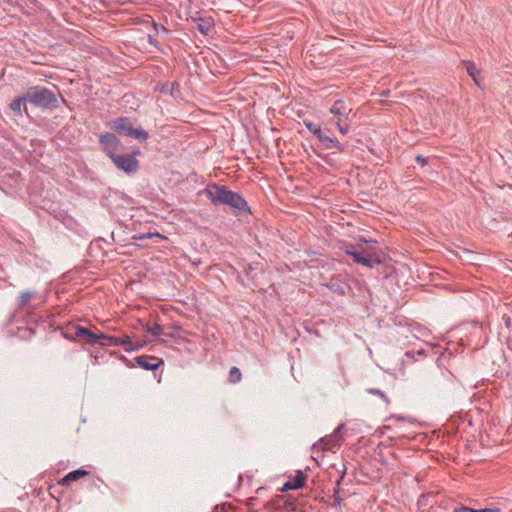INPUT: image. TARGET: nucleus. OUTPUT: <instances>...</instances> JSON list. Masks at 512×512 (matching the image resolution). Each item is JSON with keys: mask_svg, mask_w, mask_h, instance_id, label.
Masks as SVG:
<instances>
[{"mask_svg": "<svg viewBox=\"0 0 512 512\" xmlns=\"http://www.w3.org/2000/svg\"><path fill=\"white\" fill-rule=\"evenodd\" d=\"M449 372H445L439 369L436 373L432 375V381L435 385L440 384V378H446Z\"/></svg>", "mask_w": 512, "mask_h": 512, "instance_id": "nucleus-22", "label": "nucleus"}, {"mask_svg": "<svg viewBox=\"0 0 512 512\" xmlns=\"http://www.w3.org/2000/svg\"><path fill=\"white\" fill-rule=\"evenodd\" d=\"M101 340L97 344H100L102 346H119V337L105 335L103 333H100Z\"/></svg>", "mask_w": 512, "mask_h": 512, "instance_id": "nucleus-17", "label": "nucleus"}, {"mask_svg": "<svg viewBox=\"0 0 512 512\" xmlns=\"http://www.w3.org/2000/svg\"><path fill=\"white\" fill-rule=\"evenodd\" d=\"M136 363L143 369L153 371L163 364V360L154 356H138Z\"/></svg>", "mask_w": 512, "mask_h": 512, "instance_id": "nucleus-10", "label": "nucleus"}, {"mask_svg": "<svg viewBox=\"0 0 512 512\" xmlns=\"http://www.w3.org/2000/svg\"><path fill=\"white\" fill-rule=\"evenodd\" d=\"M164 328L163 326L157 324V323H154L152 325H148L147 328H146V331L148 333H150L151 335L153 336H160L162 334H164Z\"/></svg>", "mask_w": 512, "mask_h": 512, "instance_id": "nucleus-20", "label": "nucleus"}, {"mask_svg": "<svg viewBox=\"0 0 512 512\" xmlns=\"http://www.w3.org/2000/svg\"><path fill=\"white\" fill-rule=\"evenodd\" d=\"M338 489L335 490L333 507H339L341 505V498L337 495Z\"/></svg>", "mask_w": 512, "mask_h": 512, "instance_id": "nucleus-25", "label": "nucleus"}, {"mask_svg": "<svg viewBox=\"0 0 512 512\" xmlns=\"http://www.w3.org/2000/svg\"><path fill=\"white\" fill-rule=\"evenodd\" d=\"M119 346H123L125 351L130 352L137 350L140 346H133L132 339L129 336L119 337Z\"/></svg>", "mask_w": 512, "mask_h": 512, "instance_id": "nucleus-18", "label": "nucleus"}, {"mask_svg": "<svg viewBox=\"0 0 512 512\" xmlns=\"http://www.w3.org/2000/svg\"><path fill=\"white\" fill-rule=\"evenodd\" d=\"M305 479V475L301 471H297L296 475L292 479L284 483L281 490L288 491L292 489H299L304 485Z\"/></svg>", "mask_w": 512, "mask_h": 512, "instance_id": "nucleus-14", "label": "nucleus"}, {"mask_svg": "<svg viewBox=\"0 0 512 512\" xmlns=\"http://www.w3.org/2000/svg\"><path fill=\"white\" fill-rule=\"evenodd\" d=\"M100 142L103 146L105 153L112 159L116 156V152L119 149L120 141L114 134L106 133L101 135Z\"/></svg>", "mask_w": 512, "mask_h": 512, "instance_id": "nucleus-9", "label": "nucleus"}, {"mask_svg": "<svg viewBox=\"0 0 512 512\" xmlns=\"http://www.w3.org/2000/svg\"><path fill=\"white\" fill-rule=\"evenodd\" d=\"M343 428L344 424L339 425L332 434L321 438L319 442L313 445L312 448H319L324 451H335V449H338L343 442V437L341 435V430Z\"/></svg>", "mask_w": 512, "mask_h": 512, "instance_id": "nucleus-6", "label": "nucleus"}, {"mask_svg": "<svg viewBox=\"0 0 512 512\" xmlns=\"http://www.w3.org/2000/svg\"><path fill=\"white\" fill-rule=\"evenodd\" d=\"M112 128L121 134L131 136L140 141H146L148 139V133L140 127L134 128L133 122L129 118H119L115 120Z\"/></svg>", "mask_w": 512, "mask_h": 512, "instance_id": "nucleus-5", "label": "nucleus"}, {"mask_svg": "<svg viewBox=\"0 0 512 512\" xmlns=\"http://www.w3.org/2000/svg\"><path fill=\"white\" fill-rule=\"evenodd\" d=\"M354 262L368 268H374L382 262L381 251L375 243L363 241L346 250Z\"/></svg>", "mask_w": 512, "mask_h": 512, "instance_id": "nucleus-2", "label": "nucleus"}, {"mask_svg": "<svg viewBox=\"0 0 512 512\" xmlns=\"http://www.w3.org/2000/svg\"><path fill=\"white\" fill-rule=\"evenodd\" d=\"M112 161L118 169L126 173H135L139 168V162L134 155H116Z\"/></svg>", "mask_w": 512, "mask_h": 512, "instance_id": "nucleus-8", "label": "nucleus"}, {"mask_svg": "<svg viewBox=\"0 0 512 512\" xmlns=\"http://www.w3.org/2000/svg\"><path fill=\"white\" fill-rule=\"evenodd\" d=\"M467 73L469 74V76L473 79V81L475 82V84L477 86L480 87V70L476 67L475 63L472 62V61H463L462 62Z\"/></svg>", "mask_w": 512, "mask_h": 512, "instance_id": "nucleus-15", "label": "nucleus"}, {"mask_svg": "<svg viewBox=\"0 0 512 512\" xmlns=\"http://www.w3.org/2000/svg\"><path fill=\"white\" fill-rule=\"evenodd\" d=\"M153 235H154V234L149 233V234H147V238H150V237H152Z\"/></svg>", "mask_w": 512, "mask_h": 512, "instance_id": "nucleus-31", "label": "nucleus"}, {"mask_svg": "<svg viewBox=\"0 0 512 512\" xmlns=\"http://www.w3.org/2000/svg\"><path fill=\"white\" fill-rule=\"evenodd\" d=\"M329 112L334 115L335 120L332 123L337 127L338 131L346 135L350 131V122L352 121L353 108L350 103L343 99H337L331 105Z\"/></svg>", "mask_w": 512, "mask_h": 512, "instance_id": "nucleus-3", "label": "nucleus"}, {"mask_svg": "<svg viewBox=\"0 0 512 512\" xmlns=\"http://www.w3.org/2000/svg\"><path fill=\"white\" fill-rule=\"evenodd\" d=\"M371 392H373V393H375V394L379 395V396H380V397H382V398H386V397H385V395H384L381 391H379V390H377V391L371 390ZM385 400L387 401V399H385Z\"/></svg>", "mask_w": 512, "mask_h": 512, "instance_id": "nucleus-29", "label": "nucleus"}, {"mask_svg": "<svg viewBox=\"0 0 512 512\" xmlns=\"http://www.w3.org/2000/svg\"><path fill=\"white\" fill-rule=\"evenodd\" d=\"M454 512H477V510L469 508L467 506H461L456 508Z\"/></svg>", "mask_w": 512, "mask_h": 512, "instance_id": "nucleus-24", "label": "nucleus"}, {"mask_svg": "<svg viewBox=\"0 0 512 512\" xmlns=\"http://www.w3.org/2000/svg\"><path fill=\"white\" fill-rule=\"evenodd\" d=\"M88 474L89 472L84 469H77L69 472L58 482V484L61 486H69L71 482L77 481Z\"/></svg>", "mask_w": 512, "mask_h": 512, "instance_id": "nucleus-13", "label": "nucleus"}, {"mask_svg": "<svg viewBox=\"0 0 512 512\" xmlns=\"http://www.w3.org/2000/svg\"><path fill=\"white\" fill-rule=\"evenodd\" d=\"M415 160L417 163H420L421 165H425L427 163L426 158L421 155L417 156Z\"/></svg>", "mask_w": 512, "mask_h": 512, "instance_id": "nucleus-26", "label": "nucleus"}, {"mask_svg": "<svg viewBox=\"0 0 512 512\" xmlns=\"http://www.w3.org/2000/svg\"><path fill=\"white\" fill-rule=\"evenodd\" d=\"M318 140L326 149H336L339 153L344 152V145L336 138L326 135L324 132L319 136Z\"/></svg>", "mask_w": 512, "mask_h": 512, "instance_id": "nucleus-12", "label": "nucleus"}, {"mask_svg": "<svg viewBox=\"0 0 512 512\" xmlns=\"http://www.w3.org/2000/svg\"><path fill=\"white\" fill-rule=\"evenodd\" d=\"M26 100L37 107L53 109L58 105L56 95L47 88L34 87L26 92Z\"/></svg>", "mask_w": 512, "mask_h": 512, "instance_id": "nucleus-4", "label": "nucleus"}, {"mask_svg": "<svg viewBox=\"0 0 512 512\" xmlns=\"http://www.w3.org/2000/svg\"><path fill=\"white\" fill-rule=\"evenodd\" d=\"M304 124L308 131L315 135L317 138H319V136L323 133L321 127L313 122L305 121Z\"/></svg>", "mask_w": 512, "mask_h": 512, "instance_id": "nucleus-19", "label": "nucleus"}, {"mask_svg": "<svg viewBox=\"0 0 512 512\" xmlns=\"http://www.w3.org/2000/svg\"><path fill=\"white\" fill-rule=\"evenodd\" d=\"M209 29V26L199 25V30L205 35L208 34Z\"/></svg>", "mask_w": 512, "mask_h": 512, "instance_id": "nucleus-27", "label": "nucleus"}, {"mask_svg": "<svg viewBox=\"0 0 512 512\" xmlns=\"http://www.w3.org/2000/svg\"><path fill=\"white\" fill-rule=\"evenodd\" d=\"M35 292L25 291L22 292L17 299V306L20 310H31L35 306L32 304V300L35 298Z\"/></svg>", "mask_w": 512, "mask_h": 512, "instance_id": "nucleus-11", "label": "nucleus"}, {"mask_svg": "<svg viewBox=\"0 0 512 512\" xmlns=\"http://www.w3.org/2000/svg\"><path fill=\"white\" fill-rule=\"evenodd\" d=\"M203 194H205L214 205L229 206L239 214L249 212L248 204L245 199L238 193L228 190L226 186L216 183L209 184L204 189Z\"/></svg>", "mask_w": 512, "mask_h": 512, "instance_id": "nucleus-1", "label": "nucleus"}, {"mask_svg": "<svg viewBox=\"0 0 512 512\" xmlns=\"http://www.w3.org/2000/svg\"><path fill=\"white\" fill-rule=\"evenodd\" d=\"M477 512H500V511L498 509L485 508V509L477 510Z\"/></svg>", "mask_w": 512, "mask_h": 512, "instance_id": "nucleus-28", "label": "nucleus"}, {"mask_svg": "<svg viewBox=\"0 0 512 512\" xmlns=\"http://www.w3.org/2000/svg\"><path fill=\"white\" fill-rule=\"evenodd\" d=\"M241 372L237 367H232L229 373V381L233 384L238 383L241 380Z\"/></svg>", "mask_w": 512, "mask_h": 512, "instance_id": "nucleus-21", "label": "nucleus"}, {"mask_svg": "<svg viewBox=\"0 0 512 512\" xmlns=\"http://www.w3.org/2000/svg\"><path fill=\"white\" fill-rule=\"evenodd\" d=\"M174 86H175V83H170V84L167 83L162 86L161 91L165 92V93H167V92L172 93Z\"/></svg>", "mask_w": 512, "mask_h": 512, "instance_id": "nucleus-23", "label": "nucleus"}, {"mask_svg": "<svg viewBox=\"0 0 512 512\" xmlns=\"http://www.w3.org/2000/svg\"><path fill=\"white\" fill-rule=\"evenodd\" d=\"M138 154H140V152L139 151H135L132 155L135 156V155H138Z\"/></svg>", "mask_w": 512, "mask_h": 512, "instance_id": "nucleus-30", "label": "nucleus"}, {"mask_svg": "<svg viewBox=\"0 0 512 512\" xmlns=\"http://www.w3.org/2000/svg\"><path fill=\"white\" fill-rule=\"evenodd\" d=\"M28 100H26V93L22 96L18 97L17 99L13 100L10 104V108L13 112H15L18 115H21L22 106H25Z\"/></svg>", "mask_w": 512, "mask_h": 512, "instance_id": "nucleus-16", "label": "nucleus"}, {"mask_svg": "<svg viewBox=\"0 0 512 512\" xmlns=\"http://www.w3.org/2000/svg\"><path fill=\"white\" fill-rule=\"evenodd\" d=\"M65 338L75 340L76 338H84L88 343L94 345L100 342V334L94 333L82 326H72L64 333Z\"/></svg>", "mask_w": 512, "mask_h": 512, "instance_id": "nucleus-7", "label": "nucleus"}]
</instances>
